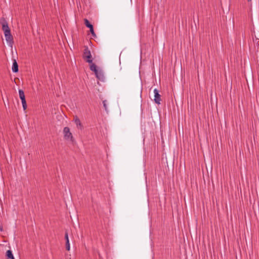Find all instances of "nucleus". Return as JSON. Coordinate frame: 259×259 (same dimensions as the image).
<instances>
[{"label":"nucleus","mask_w":259,"mask_h":259,"mask_svg":"<svg viewBox=\"0 0 259 259\" xmlns=\"http://www.w3.org/2000/svg\"><path fill=\"white\" fill-rule=\"evenodd\" d=\"M1 23L2 25V29L4 32L6 40L8 45L10 47H12L13 44L14 43L13 37L11 33V30L9 27L8 22L4 18H3L1 20Z\"/></svg>","instance_id":"1"},{"label":"nucleus","mask_w":259,"mask_h":259,"mask_svg":"<svg viewBox=\"0 0 259 259\" xmlns=\"http://www.w3.org/2000/svg\"><path fill=\"white\" fill-rule=\"evenodd\" d=\"M82 58L84 60H85L87 62L89 63H92L93 62L91 51L87 46L84 47Z\"/></svg>","instance_id":"2"},{"label":"nucleus","mask_w":259,"mask_h":259,"mask_svg":"<svg viewBox=\"0 0 259 259\" xmlns=\"http://www.w3.org/2000/svg\"><path fill=\"white\" fill-rule=\"evenodd\" d=\"M64 138L66 140H70L74 142V139L72 136V133L70 131V128L68 127H65L63 129Z\"/></svg>","instance_id":"3"},{"label":"nucleus","mask_w":259,"mask_h":259,"mask_svg":"<svg viewBox=\"0 0 259 259\" xmlns=\"http://www.w3.org/2000/svg\"><path fill=\"white\" fill-rule=\"evenodd\" d=\"M19 98L21 100L22 107L24 110H25L27 108V103L25 100V97L24 92L22 90L19 89L18 91Z\"/></svg>","instance_id":"4"},{"label":"nucleus","mask_w":259,"mask_h":259,"mask_svg":"<svg viewBox=\"0 0 259 259\" xmlns=\"http://www.w3.org/2000/svg\"><path fill=\"white\" fill-rule=\"evenodd\" d=\"M154 101L155 102V103L157 104H160V102L161 101V96L159 94V92L158 90L156 89L154 90Z\"/></svg>","instance_id":"5"},{"label":"nucleus","mask_w":259,"mask_h":259,"mask_svg":"<svg viewBox=\"0 0 259 259\" xmlns=\"http://www.w3.org/2000/svg\"><path fill=\"white\" fill-rule=\"evenodd\" d=\"M96 77L101 81L104 79V73L102 70H98L95 73Z\"/></svg>","instance_id":"6"},{"label":"nucleus","mask_w":259,"mask_h":259,"mask_svg":"<svg viewBox=\"0 0 259 259\" xmlns=\"http://www.w3.org/2000/svg\"><path fill=\"white\" fill-rule=\"evenodd\" d=\"M74 122L76 124L78 128H79L80 130H82L83 128V126L81 124L80 119L77 116H76L74 117Z\"/></svg>","instance_id":"7"},{"label":"nucleus","mask_w":259,"mask_h":259,"mask_svg":"<svg viewBox=\"0 0 259 259\" xmlns=\"http://www.w3.org/2000/svg\"><path fill=\"white\" fill-rule=\"evenodd\" d=\"M65 239L66 241V249L67 250L69 251L70 250V243H69V240L68 238V234L67 231L65 232Z\"/></svg>","instance_id":"8"},{"label":"nucleus","mask_w":259,"mask_h":259,"mask_svg":"<svg viewBox=\"0 0 259 259\" xmlns=\"http://www.w3.org/2000/svg\"><path fill=\"white\" fill-rule=\"evenodd\" d=\"M12 69L13 72L17 73L19 71L18 69V65L16 61V60H14Z\"/></svg>","instance_id":"9"},{"label":"nucleus","mask_w":259,"mask_h":259,"mask_svg":"<svg viewBox=\"0 0 259 259\" xmlns=\"http://www.w3.org/2000/svg\"><path fill=\"white\" fill-rule=\"evenodd\" d=\"M90 64V68L91 70L94 72L95 73L98 70L96 65L94 63H93V62Z\"/></svg>","instance_id":"10"},{"label":"nucleus","mask_w":259,"mask_h":259,"mask_svg":"<svg viewBox=\"0 0 259 259\" xmlns=\"http://www.w3.org/2000/svg\"><path fill=\"white\" fill-rule=\"evenodd\" d=\"M6 256L7 257V259H14L13 253L11 250L7 251Z\"/></svg>","instance_id":"11"},{"label":"nucleus","mask_w":259,"mask_h":259,"mask_svg":"<svg viewBox=\"0 0 259 259\" xmlns=\"http://www.w3.org/2000/svg\"><path fill=\"white\" fill-rule=\"evenodd\" d=\"M84 24L87 27L90 26V25L92 24L87 19H84Z\"/></svg>","instance_id":"12"},{"label":"nucleus","mask_w":259,"mask_h":259,"mask_svg":"<svg viewBox=\"0 0 259 259\" xmlns=\"http://www.w3.org/2000/svg\"><path fill=\"white\" fill-rule=\"evenodd\" d=\"M106 102V101L105 100L103 101V104L105 110L107 111V106Z\"/></svg>","instance_id":"13"},{"label":"nucleus","mask_w":259,"mask_h":259,"mask_svg":"<svg viewBox=\"0 0 259 259\" xmlns=\"http://www.w3.org/2000/svg\"><path fill=\"white\" fill-rule=\"evenodd\" d=\"M90 31L91 32L92 35H93V36H96V34L94 32V28L92 29H90Z\"/></svg>","instance_id":"14"},{"label":"nucleus","mask_w":259,"mask_h":259,"mask_svg":"<svg viewBox=\"0 0 259 259\" xmlns=\"http://www.w3.org/2000/svg\"><path fill=\"white\" fill-rule=\"evenodd\" d=\"M88 28H89L90 29H90H93V28H94V27H93V25L92 24H91V25H90V26L88 27Z\"/></svg>","instance_id":"15"},{"label":"nucleus","mask_w":259,"mask_h":259,"mask_svg":"<svg viewBox=\"0 0 259 259\" xmlns=\"http://www.w3.org/2000/svg\"><path fill=\"white\" fill-rule=\"evenodd\" d=\"M3 226H0V231H3Z\"/></svg>","instance_id":"16"},{"label":"nucleus","mask_w":259,"mask_h":259,"mask_svg":"<svg viewBox=\"0 0 259 259\" xmlns=\"http://www.w3.org/2000/svg\"><path fill=\"white\" fill-rule=\"evenodd\" d=\"M257 46L259 47V41L257 42Z\"/></svg>","instance_id":"17"}]
</instances>
